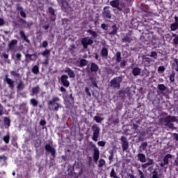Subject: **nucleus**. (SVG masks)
I'll use <instances>...</instances> for the list:
<instances>
[{"mask_svg":"<svg viewBox=\"0 0 178 178\" xmlns=\"http://www.w3.org/2000/svg\"><path fill=\"white\" fill-rule=\"evenodd\" d=\"M161 116L163 118L160 119V124L163 127H168V129H170L171 130H176L177 129L175 127V122H177V117L170 115H168L166 112H161Z\"/></svg>","mask_w":178,"mask_h":178,"instance_id":"1","label":"nucleus"},{"mask_svg":"<svg viewBox=\"0 0 178 178\" xmlns=\"http://www.w3.org/2000/svg\"><path fill=\"white\" fill-rule=\"evenodd\" d=\"M101 27L106 31V34H108V35H116L118 31H119V26L115 23L111 26L108 24H102Z\"/></svg>","mask_w":178,"mask_h":178,"instance_id":"2","label":"nucleus"},{"mask_svg":"<svg viewBox=\"0 0 178 178\" xmlns=\"http://www.w3.org/2000/svg\"><path fill=\"white\" fill-rule=\"evenodd\" d=\"M126 77L125 75L121 74L119 76L114 77L108 83L109 87L112 88L120 89V83H123V79Z\"/></svg>","mask_w":178,"mask_h":178,"instance_id":"3","label":"nucleus"},{"mask_svg":"<svg viewBox=\"0 0 178 178\" xmlns=\"http://www.w3.org/2000/svg\"><path fill=\"white\" fill-rule=\"evenodd\" d=\"M58 101H59V97L54 96L51 99H49L47 102V106L49 111H55L58 112L59 111V104H58Z\"/></svg>","mask_w":178,"mask_h":178,"instance_id":"4","label":"nucleus"},{"mask_svg":"<svg viewBox=\"0 0 178 178\" xmlns=\"http://www.w3.org/2000/svg\"><path fill=\"white\" fill-rule=\"evenodd\" d=\"M92 131L93 133L92 140L93 141H98V138H99V132L101 131V129H99V127L97 124H93L92 126Z\"/></svg>","mask_w":178,"mask_h":178,"instance_id":"5","label":"nucleus"},{"mask_svg":"<svg viewBox=\"0 0 178 178\" xmlns=\"http://www.w3.org/2000/svg\"><path fill=\"white\" fill-rule=\"evenodd\" d=\"M44 149L47 154H50L52 158H55V155H56V149L54 147V145L52 143H46L44 145Z\"/></svg>","mask_w":178,"mask_h":178,"instance_id":"6","label":"nucleus"},{"mask_svg":"<svg viewBox=\"0 0 178 178\" xmlns=\"http://www.w3.org/2000/svg\"><path fill=\"white\" fill-rule=\"evenodd\" d=\"M90 145L93 148V161L95 163L98 162V159H99V149L97 147L95 144L92 143V142L90 143Z\"/></svg>","mask_w":178,"mask_h":178,"instance_id":"7","label":"nucleus"},{"mask_svg":"<svg viewBox=\"0 0 178 178\" xmlns=\"http://www.w3.org/2000/svg\"><path fill=\"white\" fill-rule=\"evenodd\" d=\"M173 156L170 154H166L163 159V162H161L159 165L161 168H164V169H168V165H169V159H172Z\"/></svg>","mask_w":178,"mask_h":178,"instance_id":"8","label":"nucleus"},{"mask_svg":"<svg viewBox=\"0 0 178 178\" xmlns=\"http://www.w3.org/2000/svg\"><path fill=\"white\" fill-rule=\"evenodd\" d=\"M120 141L123 152H124V151H127V149H129V140H127V138L122 136H121Z\"/></svg>","mask_w":178,"mask_h":178,"instance_id":"9","label":"nucleus"},{"mask_svg":"<svg viewBox=\"0 0 178 178\" xmlns=\"http://www.w3.org/2000/svg\"><path fill=\"white\" fill-rule=\"evenodd\" d=\"M81 42L84 49H87V48H88V45H92V44H94V40L88 39V37H86L81 40Z\"/></svg>","mask_w":178,"mask_h":178,"instance_id":"10","label":"nucleus"},{"mask_svg":"<svg viewBox=\"0 0 178 178\" xmlns=\"http://www.w3.org/2000/svg\"><path fill=\"white\" fill-rule=\"evenodd\" d=\"M109 6H105L103 8V12H102V17L104 19H112V14L111 13V10Z\"/></svg>","mask_w":178,"mask_h":178,"instance_id":"11","label":"nucleus"},{"mask_svg":"<svg viewBox=\"0 0 178 178\" xmlns=\"http://www.w3.org/2000/svg\"><path fill=\"white\" fill-rule=\"evenodd\" d=\"M130 91V88L127 87L124 89H121L118 90L117 95H118V98H120V99H124L126 98V94Z\"/></svg>","mask_w":178,"mask_h":178,"instance_id":"12","label":"nucleus"},{"mask_svg":"<svg viewBox=\"0 0 178 178\" xmlns=\"http://www.w3.org/2000/svg\"><path fill=\"white\" fill-rule=\"evenodd\" d=\"M4 77V81L7 83L8 88H10V90H15V81L10 79L8 74H5Z\"/></svg>","mask_w":178,"mask_h":178,"instance_id":"13","label":"nucleus"},{"mask_svg":"<svg viewBox=\"0 0 178 178\" xmlns=\"http://www.w3.org/2000/svg\"><path fill=\"white\" fill-rule=\"evenodd\" d=\"M18 109L22 115H27V112H29V107H27V104L24 102L19 105Z\"/></svg>","mask_w":178,"mask_h":178,"instance_id":"14","label":"nucleus"},{"mask_svg":"<svg viewBox=\"0 0 178 178\" xmlns=\"http://www.w3.org/2000/svg\"><path fill=\"white\" fill-rule=\"evenodd\" d=\"M120 3V1L119 0H113L110 2V5L112 6V8H115L120 12H123V8L119 6Z\"/></svg>","mask_w":178,"mask_h":178,"instance_id":"15","label":"nucleus"},{"mask_svg":"<svg viewBox=\"0 0 178 178\" xmlns=\"http://www.w3.org/2000/svg\"><path fill=\"white\" fill-rule=\"evenodd\" d=\"M58 5L63 12H67V0H58Z\"/></svg>","mask_w":178,"mask_h":178,"instance_id":"16","label":"nucleus"},{"mask_svg":"<svg viewBox=\"0 0 178 178\" xmlns=\"http://www.w3.org/2000/svg\"><path fill=\"white\" fill-rule=\"evenodd\" d=\"M49 15V19L51 22H55L56 20V15L55 14V9L52 7L48 8Z\"/></svg>","mask_w":178,"mask_h":178,"instance_id":"17","label":"nucleus"},{"mask_svg":"<svg viewBox=\"0 0 178 178\" xmlns=\"http://www.w3.org/2000/svg\"><path fill=\"white\" fill-rule=\"evenodd\" d=\"M16 45H17V40L13 39L10 40V43L8 44V49L11 52L15 51V48H16Z\"/></svg>","mask_w":178,"mask_h":178,"instance_id":"18","label":"nucleus"},{"mask_svg":"<svg viewBox=\"0 0 178 178\" xmlns=\"http://www.w3.org/2000/svg\"><path fill=\"white\" fill-rule=\"evenodd\" d=\"M37 59V55L36 54H25V62H27V63H30L31 60H35Z\"/></svg>","mask_w":178,"mask_h":178,"instance_id":"19","label":"nucleus"},{"mask_svg":"<svg viewBox=\"0 0 178 178\" xmlns=\"http://www.w3.org/2000/svg\"><path fill=\"white\" fill-rule=\"evenodd\" d=\"M131 32H129L128 33L124 35L122 39L121 40V42H128L130 44L131 41H133V39L131 38Z\"/></svg>","mask_w":178,"mask_h":178,"instance_id":"20","label":"nucleus"},{"mask_svg":"<svg viewBox=\"0 0 178 178\" xmlns=\"http://www.w3.org/2000/svg\"><path fill=\"white\" fill-rule=\"evenodd\" d=\"M14 56H15L14 60H15V65H17V63H19V62L22 61V56L21 53L18 52V53H16L14 55H12L13 58Z\"/></svg>","mask_w":178,"mask_h":178,"instance_id":"21","label":"nucleus"},{"mask_svg":"<svg viewBox=\"0 0 178 178\" xmlns=\"http://www.w3.org/2000/svg\"><path fill=\"white\" fill-rule=\"evenodd\" d=\"M100 56H102V58H104V59H108V49L106 47H102L100 52Z\"/></svg>","mask_w":178,"mask_h":178,"instance_id":"22","label":"nucleus"},{"mask_svg":"<svg viewBox=\"0 0 178 178\" xmlns=\"http://www.w3.org/2000/svg\"><path fill=\"white\" fill-rule=\"evenodd\" d=\"M99 69V67H98V65H97V63H90V71L92 73H97Z\"/></svg>","mask_w":178,"mask_h":178,"instance_id":"23","label":"nucleus"},{"mask_svg":"<svg viewBox=\"0 0 178 178\" xmlns=\"http://www.w3.org/2000/svg\"><path fill=\"white\" fill-rule=\"evenodd\" d=\"M131 73L135 77H137V76H140V74H141V68L136 67L133 69Z\"/></svg>","mask_w":178,"mask_h":178,"instance_id":"24","label":"nucleus"},{"mask_svg":"<svg viewBox=\"0 0 178 178\" xmlns=\"http://www.w3.org/2000/svg\"><path fill=\"white\" fill-rule=\"evenodd\" d=\"M60 81L63 84V86H64V87H67V75H62Z\"/></svg>","mask_w":178,"mask_h":178,"instance_id":"25","label":"nucleus"},{"mask_svg":"<svg viewBox=\"0 0 178 178\" xmlns=\"http://www.w3.org/2000/svg\"><path fill=\"white\" fill-rule=\"evenodd\" d=\"M157 89L161 92L162 94H165L166 90H168V87L165 86L164 84H158Z\"/></svg>","mask_w":178,"mask_h":178,"instance_id":"26","label":"nucleus"},{"mask_svg":"<svg viewBox=\"0 0 178 178\" xmlns=\"http://www.w3.org/2000/svg\"><path fill=\"white\" fill-rule=\"evenodd\" d=\"M137 157L140 162H142L143 163L147 162V158L145 157V154L143 153H139L137 154Z\"/></svg>","mask_w":178,"mask_h":178,"instance_id":"27","label":"nucleus"},{"mask_svg":"<svg viewBox=\"0 0 178 178\" xmlns=\"http://www.w3.org/2000/svg\"><path fill=\"white\" fill-rule=\"evenodd\" d=\"M3 123L5 129H9L10 127V118L9 117H4Z\"/></svg>","mask_w":178,"mask_h":178,"instance_id":"28","label":"nucleus"},{"mask_svg":"<svg viewBox=\"0 0 178 178\" xmlns=\"http://www.w3.org/2000/svg\"><path fill=\"white\" fill-rule=\"evenodd\" d=\"M19 35H20L21 38L24 39V41H25V42H26L27 44H30V40H29V38H27V36L26 35V33H24V31H20Z\"/></svg>","mask_w":178,"mask_h":178,"instance_id":"29","label":"nucleus"},{"mask_svg":"<svg viewBox=\"0 0 178 178\" xmlns=\"http://www.w3.org/2000/svg\"><path fill=\"white\" fill-rule=\"evenodd\" d=\"M88 63H89L88 60H87L84 58H82L79 61V67H84V66H87V65H88Z\"/></svg>","mask_w":178,"mask_h":178,"instance_id":"30","label":"nucleus"},{"mask_svg":"<svg viewBox=\"0 0 178 178\" xmlns=\"http://www.w3.org/2000/svg\"><path fill=\"white\" fill-rule=\"evenodd\" d=\"M10 76H13L15 79H20V77H22V76H20V74L15 70L10 71Z\"/></svg>","mask_w":178,"mask_h":178,"instance_id":"31","label":"nucleus"},{"mask_svg":"<svg viewBox=\"0 0 178 178\" xmlns=\"http://www.w3.org/2000/svg\"><path fill=\"white\" fill-rule=\"evenodd\" d=\"M142 59L143 60H145V62H146V65H148L149 66V65H151V62H155V60H152L150 58L145 57V56H143Z\"/></svg>","mask_w":178,"mask_h":178,"instance_id":"32","label":"nucleus"},{"mask_svg":"<svg viewBox=\"0 0 178 178\" xmlns=\"http://www.w3.org/2000/svg\"><path fill=\"white\" fill-rule=\"evenodd\" d=\"M40 92V86H36L31 89V95H35V94H38Z\"/></svg>","mask_w":178,"mask_h":178,"instance_id":"33","label":"nucleus"},{"mask_svg":"<svg viewBox=\"0 0 178 178\" xmlns=\"http://www.w3.org/2000/svg\"><path fill=\"white\" fill-rule=\"evenodd\" d=\"M115 57H116L115 60L117 63H120V62H122V52L118 51L115 54Z\"/></svg>","mask_w":178,"mask_h":178,"instance_id":"34","label":"nucleus"},{"mask_svg":"<svg viewBox=\"0 0 178 178\" xmlns=\"http://www.w3.org/2000/svg\"><path fill=\"white\" fill-rule=\"evenodd\" d=\"M17 88L19 91L23 90L24 88V83H23V81L20 80L17 85Z\"/></svg>","mask_w":178,"mask_h":178,"instance_id":"35","label":"nucleus"},{"mask_svg":"<svg viewBox=\"0 0 178 178\" xmlns=\"http://www.w3.org/2000/svg\"><path fill=\"white\" fill-rule=\"evenodd\" d=\"M106 73L108 75L115 76V70H113L112 68L106 67Z\"/></svg>","mask_w":178,"mask_h":178,"instance_id":"36","label":"nucleus"},{"mask_svg":"<svg viewBox=\"0 0 178 178\" xmlns=\"http://www.w3.org/2000/svg\"><path fill=\"white\" fill-rule=\"evenodd\" d=\"M172 37H174L172 40V44L173 45H177L178 46V35L176 33H172Z\"/></svg>","mask_w":178,"mask_h":178,"instance_id":"37","label":"nucleus"},{"mask_svg":"<svg viewBox=\"0 0 178 178\" xmlns=\"http://www.w3.org/2000/svg\"><path fill=\"white\" fill-rule=\"evenodd\" d=\"M87 33H89V34H90L93 38H97V37H98V33L91 29L88 30Z\"/></svg>","mask_w":178,"mask_h":178,"instance_id":"38","label":"nucleus"},{"mask_svg":"<svg viewBox=\"0 0 178 178\" xmlns=\"http://www.w3.org/2000/svg\"><path fill=\"white\" fill-rule=\"evenodd\" d=\"M170 30L171 31H176V30H178V24L176 22L171 24Z\"/></svg>","mask_w":178,"mask_h":178,"instance_id":"39","label":"nucleus"},{"mask_svg":"<svg viewBox=\"0 0 178 178\" xmlns=\"http://www.w3.org/2000/svg\"><path fill=\"white\" fill-rule=\"evenodd\" d=\"M42 56L44 58H48L49 55H51V50L46 49L42 53Z\"/></svg>","mask_w":178,"mask_h":178,"instance_id":"40","label":"nucleus"},{"mask_svg":"<svg viewBox=\"0 0 178 178\" xmlns=\"http://www.w3.org/2000/svg\"><path fill=\"white\" fill-rule=\"evenodd\" d=\"M67 74L70 76L71 79H74L76 77V74H74V72L72 71L70 68H67Z\"/></svg>","mask_w":178,"mask_h":178,"instance_id":"41","label":"nucleus"},{"mask_svg":"<svg viewBox=\"0 0 178 178\" xmlns=\"http://www.w3.org/2000/svg\"><path fill=\"white\" fill-rule=\"evenodd\" d=\"M32 72H33L34 74H38V73H40V68L38 67V65H34L32 67Z\"/></svg>","mask_w":178,"mask_h":178,"instance_id":"42","label":"nucleus"},{"mask_svg":"<svg viewBox=\"0 0 178 178\" xmlns=\"http://www.w3.org/2000/svg\"><path fill=\"white\" fill-rule=\"evenodd\" d=\"M10 140V136L9 135V133H8L6 136H3V141H4L6 144H8Z\"/></svg>","mask_w":178,"mask_h":178,"instance_id":"43","label":"nucleus"},{"mask_svg":"<svg viewBox=\"0 0 178 178\" xmlns=\"http://www.w3.org/2000/svg\"><path fill=\"white\" fill-rule=\"evenodd\" d=\"M8 160V157L5 155L0 156V162L2 163V165L6 163V161Z\"/></svg>","mask_w":178,"mask_h":178,"instance_id":"44","label":"nucleus"},{"mask_svg":"<svg viewBox=\"0 0 178 178\" xmlns=\"http://www.w3.org/2000/svg\"><path fill=\"white\" fill-rule=\"evenodd\" d=\"M176 76V72L172 71L170 74V81L171 83H175V76Z\"/></svg>","mask_w":178,"mask_h":178,"instance_id":"45","label":"nucleus"},{"mask_svg":"<svg viewBox=\"0 0 178 178\" xmlns=\"http://www.w3.org/2000/svg\"><path fill=\"white\" fill-rule=\"evenodd\" d=\"M94 120H95L97 123H102L104 120V117H99L96 115L94 117Z\"/></svg>","mask_w":178,"mask_h":178,"instance_id":"46","label":"nucleus"},{"mask_svg":"<svg viewBox=\"0 0 178 178\" xmlns=\"http://www.w3.org/2000/svg\"><path fill=\"white\" fill-rule=\"evenodd\" d=\"M120 67H121V69H123L125 67V66H127V60H121V61L120 62Z\"/></svg>","mask_w":178,"mask_h":178,"instance_id":"47","label":"nucleus"},{"mask_svg":"<svg viewBox=\"0 0 178 178\" xmlns=\"http://www.w3.org/2000/svg\"><path fill=\"white\" fill-rule=\"evenodd\" d=\"M110 156H108V161H113V155L115 154V149L109 151Z\"/></svg>","mask_w":178,"mask_h":178,"instance_id":"48","label":"nucleus"},{"mask_svg":"<svg viewBox=\"0 0 178 178\" xmlns=\"http://www.w3.org/2000/svg\"><path fill=\"white\" fill-rule=\"evenodd\" d=\"M152 176L151 178H159V174L158 173V171L156 170H154L152 172Z\"/></svg>","mask_w":178,"mask_h":178,"instance_id":"49","label":"nucleus"},{"mask_svg":"<svg viewBox=\"0 0 178 178\" xmlns=\"http://www.w3.org/2000/svg\"><path fill=\"white\" fill-rule=\"evenodd\" d=\"M149 56L150 58H153V59H156L158 58V53L156 51H151Z\"/></svg>","mask_w":178,"mask_h":178,"instance_id":"50","label":"nucleus"},{"mask_svg":"<svg viewBox=\"0 0 178 178\" xmlns=\"http://www.w3.org/2000/svg\"><path fill=\"white\" fill-rule=\"evenodd\" d=\"M147 163L149 164V166H151L152 165H155V162H154V159L147 158Z\"/></svg>","mask_w":178,"mask_h":178,"instance_id":"51","label":"nucleus"},{"mask_svg":"<svg viewBox=\"0 0 178 178\" xmlns=\"http://www.w3.org/2000/svg\"><path fill=\"white\" fill-rule=\"evenodd\" d=\"M165 70V68L163 65H161L160 67H159L158 68V73H163Z\"/></svg>","mask_w":178,"mask_h":178,"instance_id":"52","label":"nucleus"},{"mask_svg":"<svg viewBox=\"0 0 178 178\" xmlns=\"http://www.w3.org/2000/svg\"><path fill=\"white\" fill-rule=\"evenodd\" d=\"M15 8H16V10H17L18 12H22V10H24L23 7L20 6V3L16 4Z\"/></svg>","mask_w":178,"mask_h":178,"instance_id":"53","label":"nucleus"},{"mask_svg":"<svg viewBox=\"0 0 178 178\" xmlns=\"http://www.w3.org/2000/svg\"><path fill=\"white\" fill-rule=\"evenodd\" d=\"M31 103L33 106H37L38 105V101H37L35 99H31Z\"/></svg>","mask_w":178,"mask_h":178,"instance_id":"54","label":"nucleus"},{"mask_svg":"<svg viewBox=\"0 0 178 178\" xmlns=\"http://www.w3.org/2000/svg\"><path fill=\"white\" fill-rule=\"evenodd\" d=\"M104 165H105V160L101 159L99 161L98 167H99V168H102Z\"/></svg>","mask_w":178,"mask_h":178,"instance_id":"55","label":"nucleus"},{"mask_svg":"<svg viewBox=\"0 0 178 178\" xmlns=\"http://www.w3.org/2000/svg\"><path fill=\"white\" fill-rule=\"evenodd\" d=\"M116 176H118V175L116 174V172H115V168H112L111 172L110 173V177H115Z\"/></svg>","mask_w":178,"mask_h":178,"instance_id":"56","label":"nucleus"},{"mask_svg":"<svg viewBox=\"0 0 178 178\" xmlns=\"http://www.w3.org/2000/svg\"><path fill=\"white\" fill-rule=\"evenodd\" d=\"M141 147H142L143 151H145V149H147V147H148V143H147V142L142 143Z\"/></svg>","mask_w":178,"mask_h":178,"instance_id":"57","label":"nucleus"},{"mask_svg":"<svg viewBox=\"0 0 178 178\" xmlns=\"http://www.w3.org/2000/svg\"><path fill=\"white\" fill-rule=\"evenodd\" d=\"M97 145H99V147H105V145H106V142L104 140L99 141L97 142Z\"/></svg>","mask_w":178,"mask_h":178,"instance_id":"58","label":"nucleus"},{"mask_svg":"<svg viewBox=\"0 0 178 178\" xmlns=\"http://www.w3.org/2000/svg\"><path fill=\"white\" fill-rule=\"evenodd\" d=\"M116 106H117V109H118V111H120V110L123 108V103H122V102H118V103L117 104Z\"/></svg>","mask_w":178,"mask_h":178,"instance_id":"59","label":"nucleus"},{"mask_svg":"<svg viewBox=\"0 0 178 178\" xmlns=\"http://www.w3.org/2000/svg\"><path fill=\"white\" fill-rule=\"evenodd\" d=\"M41 47L42 48H47V47H48V41L47 40L42 41Z\"/></svg>","mask_w":178,"mask_h":178,"instance_id":"60","label":"nucleus"},{"mask_svg":"<svg viewBox=\"0 0 178 178\" xmlns=\"http://www.w3.org/2000/svg\"><path fill=\"white\" fill-rule=\"evenodd\" d=\"M88 166H92V157L88 156Z\"/></svg>","mask_w":178,"mask_h":178,"instance_id":"61","label":"nucleus"},{"mask_svg":"<svg viewBox=\"0 0 178 178\" xmlns=\"http://www.w3.org/2000/svg\"><path fill=\"white\" fill-rule=\"evenodd\" d=\"M172 138L175 141H178V134L177 133H174L172 134Z\"/></svg>","mask_w":178,"mask_h":178,"instance_id":"62","label":"nucleus"},{"mask_svg":"<svg viewBox=\"0 0 178 178\" xmlns=\"http://www.w3.org/2000/svg\"><path fill=\"white\" fill-rule=\"evenodd\" d=\"M45 124H47V121L44 119V120H40V126H45Z\"/></svg>","mask_w":178,"mask_h":178,"instance_id":"63","label":"nucleus"},{"mask_svg":"<svg viewBox=\"0 0 178 178\" xmlns=\"http://www.w3.org/2000/svg\"><path fill=\"white\" fill-rule=\"evenodd\" d=\"M172 165H173V166H177V168H178V156L176 157Z\"/></svg>","mask_w":178,"mask_h":178,"instance_id":"64","label":"nucleus"}]
</instances>
